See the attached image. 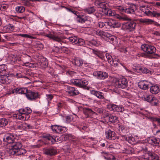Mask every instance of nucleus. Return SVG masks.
Listing matches in <instances>:
<instances>
[{
  "mask_svg": "<svg viewBox=\"0 0 160 160\" xmlns=\"http://www.w3.org/2000/svg\"><path fill=\"white\" fill-rule=\"evenodd\" d=\"M106 56L107 59V60L108 62L110 64V62L112 61V60L113 59V58H114L115 56L112 57L111 55H110L109 53H107L106 54Z\"/></svg>",
  "mask_w": 160,
  "mask_h": 160,
  "instance_id": "603ef678",
  "label": "nucleus"
},
{
  "mask_svg": "<svg viewBox=\"0 0 160 160\" xmlns=\"http://www.w3.org/2000/svg\"><path fill=\"white\" fill-rule=\"evenodd\" d=\"M71 82L76 86L82 88H85L88 84V82L83 79H72Z\"/></svg>",
  "mask_w": 160,
  "mask_h": 160,
  "instance_id": "20e7f679",
  "label": "nucleus"
},
{
  "mask_svg": "<svg viewBox=\"0 0 160 160\" xmlns=\"http://www.w3.org/2000/svg\"><path fill=\"white\" fill-rule=\"evenodd\" d=\"M76 20L77 22L81 23H85L86 25V26H88L87 25H89L90 23V21L88 19V17L86 16L78 15Z\"/></svg>",
  "mask_w": 160,
  "mask_h": 160,
  "instance_id": "aec40b11",
  "label": "nucleus"
},
{
  "mask_svg": "<svg viewBox=\"0 0 160 160\" xmlns=\"http://www.w3.org/2000/svg\"><path fill=\"white\" fill-rule=\"evenodd\" d=\"M14 26L11 24H9L4 26L3 28V30L7 32H11L14 30Z\"/></svg>",
  "mask_w": 160,
  "mask_h": 160,
  "instance_id": "cd10ccee",
  "label": "nucleus"
},
{
  "mask_svg": "<svg viewBox=\"0 0 160 160\" xmlns=\"http://www.w3.org/2000/svg\"><path fill=\"white\" fill-rule=\"evenodd\" d=\"M158 100L155 97H153L150 102L152 105L157 106L159 103Z\"/></svg>",
  "mask_w": 160,
  "mask_h": 160,
  "instance_id": "37998d69",
  "label": "nucleus"
},
{
  "mask_svg": "<svg viewBox=\"0 0 160 160\" xmlns=\"http://www.w3.org/2000/svg\"><path fill=\"white\" fill-rule=\"evenodd\" d=\"M150 92L153 94H157L160 91L159 87L157 85H154L151 86V85Z\"/></svg>",
  "mask_w": 160,
  "mask_h": 160,
  "instance_id": "c85d7f7f",
  "label": "nucleus"
},
{
  "mask_svg": "<svg viewBox=\"0 0 160 160\" xmlns=\"http://www.w3.org/2000/svg\"><path fill=\"white\" fill-rule=\"evenodd\" d=\"M118 9L121 11L126 12V8L123 7L119 6Z\"/></svg>",
  "mask_w": 160,
  "mask_h": 160,
  "instance_id": "0e129e2a",
  "label": "nucleus"
},
{
  "mask_svg": "<svg viewBox=\"0 0 160 160\" xmlns=\"http://www.w3.org/2000/svg\"><path fill=\"white\" fill-rule=\"evenodd\" d=\"M38 96V93L37 92L28 90L26 96L27 98L30 101H33L37 99Z\"/></svg>",
  "mask_w": 160,
  "mask_h": 160,
  "instance_id": "4468645a",
  "label": "nucleus"
},
{
  "mask_svg": "<svg viewBox=\"0 0 160 160\" xmlns=\"http://www.w3.org/2000/svg\"><path fill=\"white\" fill-rule=\"evenodd\" d=\"M22 145L20 142H14L11 144V148L10 149L9 153L12 155L15 154L17 151L22 148Z\"/></svg>",
  "mask_w": 160,
  "mask_h": 160,
  "instance_id": "0eeeda50",
  "label": "nucleus"
},
{
  "mask_svg": "<svg viewBox=\"0 0 160 160\" xmlns=\"http://www.w3.org/2000/svg\"><path fill=\"white\" fill-rule=\"evenodd\" d=\"M136 26V23L135 22L130 21L123 24L122 28L128 31L131 32L135 29Z\"/></svg>",
  "mask_w": 160,
  "mask_h": 160,
  "instance_id": "39448f33",
  "label": "nucleus"
},
{
  "mask_svg": "<svg viewBox=\"0 0 160 160\" xmlns=\"http://www.w3.org/2000/svg\"><path fill=\"white\" fill-rule=\"evenodd\" d=\"M134 138L132 137H128V140H127V141L129 143H131V142L132 141H134Z\"/></svg>",
  "mask_w": 160,
  "mask_h": 160,
  "instance_id": "338daca9",
  "label": "nucleus"
},
{
  "mask_svg": "<svg viewBox=\"0 0 160 160\" xmlns=\"http://www.w3.org/2000/svg\"><path fill=\"white\" fill-rule=\"evenodd\" d=\"M17 119H20L22 120H24L27 119V118L23 113H21L20 109L18 110V113L14 116Z\"/></svg>",
  "mask_w": 160,
  "mask_h": 160,
  "instance_id": "c756f323",
  "label": "nucleus"
},
{
  "mask_svg": "<svg viewBox=\"0 0 160 160\" xmlns=\"http://www.w3.org/2000/svg\"><path fill=\"white\" fill-rule=\"evenodd\" d=\"M116 112H122L124 111V108L121 106H117Z\"/></svg>",
  "mask_w": 160,
  "mask_h": 160,
  "instance_id": "13d9d810",
  "label": "nucleus"
},
{
  "mask_svg": "<svg viewBox=\"0 0 160 160\" xmlns=\"http://www.w3.org/2000/svg\"><path fill=\"white\" fill-rule=\"evenodd\" d=\"M28 89L26 88H18L12 90L9 93H7V94L10 95L11 93H16L21 94H27Z\"/></svg>",
  "mask_w": 160,
  "mask_h": 160,
  "instance_id": "9b49d317",
  "label": "nucleus"
},
{
  "mask_svg": "<svg viewBox=\"0 0 160 160\" xmlns=\"http://www.w3.org/2000/svg\"><path fill=\"white\" fill-rule=\"evenodd\" d=\"M106 23V22L104 23L100 22L98 23V25L100 28H103L107 30V26L105 25Z\"/></svg>",
  "mask_w": 160,
  "mask_h": 160,
  "instance_id": "864d4df0",
  "label": "nucleus"
},
{
  "mask_svg": "<svg viewBox=\"0 0 160 160\" xmlns=\"http://www.w3.org/2000/svg\"><path fill=\"white\" fill-rule=\"evenodd\" d=\"M59 126L56 125H52L51 127V128L53 132L58 133V132Z\"/></svg>",
  "mask_w": 160,
  "mask_h": 160,
  "instance_id": "8fccbe9b",
  "label": "nucleus"
},
{
  "mask_svg": "<svg viewBox=\"0 0 160 160\" xmlns=\"http://www.w3.org/2000/svg\"><path fill=\"white\" fill-rule=\"evenodd\" d=\"M87 42V44L90 46H97L100 44L99 42L94 39H92L91 40H88Z\"/></svg>",
  "mask_w": 160,
  "mask_h": 160,
  "instance_id": "473e14b6",
  "label": "nucleus"
},
{
  "mask_svg": "<svg viewBox=\"0 0 160 160\" xmlns=\"http://www.w3.org/2000/svg\"><path fill=\"white\" fill-rule=\"evenodd\" d=\"M108 118L110 122H116L118 121V118L116 116L112 115H108Z\"/></svg>",
  "mask_w": 160,
  "mask_h": 160,
  "instance_id": "58836bf2",
  "label": "nucleus"
},
{
  "mask_svg": "<svg viewBox=\"0 0 160 160\" xmlns=\"http://www.w3.org/2000/svg\"><path fill=\"white\" fill-rule=\"evenodd\" d=\"M117 87L119 88H125L128 87L127 79L124 77L120 78L116 82Z\"/></svg>",
  "mask_w": 160,
  "mask_h": 160,
  "instance_id": "f8f14e48",
  "label": "nucleus"
},
{
  "mask_svg": "<svg viewBox=\"0 0 160 160\" xmlns=\"http://www.w3.org/2000/svg\"><path fill=\"white\" fill-rule=\"evenodd\" d=\"M93 75L99 79H104L108 77V74L106 72L100 71L94 72Z\"/></svg>",
  "mask_w": 160,
  "mask_h": 160,
  "instance_id": "2eb2a0df",
  "label": "nucleus"
},
{
  "mask_svg": "<svg viewBox=\"0 0 160 160\" xmlns=\"http://www.w3.org/2000/svg\"><path fill=\"white\" fill-rule=\"evenodd\" d=\"M148 156H144V160H160V158L157 154L152 152H148Z\"/></svg>",
  "mask_w": 160,
  "mask_h": 160,
  "instance_id": "dca6fc26",
  "label": "nucleus"
},
{
  "mask_svg": "<svg viewBox=\"0 0 160 160\" xmlns=\"http://www.w3.org/2000/svg\"><path fill=\"white\" fill-rule=\"evenodd\" d=\"M16 12L18 13H22L24 12L25 8L24 7L22 6H18L16 8Z\"/></svg>",
  "mask_w": 160,
  "mask_h": 160,
  "instance_id": "49530a36",
  "label": "nucleus"
},
{
  "mask_svg": "<svg viewBox=\"0 0 160 160\" xmlns=\"http://www.w3.org/2000/svg\"><path fill=\"white\" fill-rule=\"evenodd\" d=\"M68 39L74 45L82 46L84 43V41L83 39L81 38H78L75 36L69 37Z\"/></svg>",
  "mask_w": 160,
  "mask_h": 160,
  "instance_id": "1a4fd4ad",
  "label": "nucleus"
},
{
  "mask_svg": "<svg viewBox=\"0 0 160 160\" xmlns=\"http://www.w3.org/2000/svg\"><path fill=\"white\" fill-rule=\"evenodd\" d=\"M152 97V95L146 94L143 95L142 98L145 101L150 102Z\"/></svg>",
  "mask_w": 160,
  "mask_h": 160,
  "instance_id": "79ce46f5",
  "label": "nucleus"
},
{
  "mask_svg": "<svg viewBox=\"0 0 160 160\" xmlns=\"http://www.w3.org/2000/svg\"><path fill=\"white\" fill-rule=\"evenodd\" d=\"M91 93L97 97L99 99H102L104 98L103 93L101 92L95 90L90 91Z\"/></svg>",
  "mask_w": 160,
  "mask_h": 160,
  "instance_id": "b1692460",
  "label": "nucleus"
},
{
  "mask_svg": "<svg viewBox=\"0 0 160 160\" xmlns=\"http://www.w3.org/2000/svg\"><path fill=\"white\" fill-rule=\"evenodd\" d=\"M141 49L143 50L146 53H143L141 54V56L145 57L152 56L153 58H155L156 57H158L159 55L155 53L156 52V48L153 46L144 44L142 45L141 47Z\"/></svg>",
  "mask_w": 160,
  "mask_h": 160,
  "instance_id": "f257e3e1",
  "label": "nucleus"
},
{
  "mask_svg": "<svg viewBox=\"0 0 160 160\" xmlns=\"http://www.w3.org/2000/svg\"><path fill=\"white\" fill-rule=\"evenodd\" d=\"M43 152L44 154L50 156L55 155L57 153V150L53 147L45 148L43 150Z\"/></svg>",
  "mask_w": 160,
  "mask_h": 160,
  "instance_id": "a211bd4d",
  "label": "nucleus"
},
{
  "mask_svg": "<svg viewBox=\"0 0 160 160\" xmlns=\"http://www.w3.org/2000/svg\"><path fill=\"white\" fill-rule=\"evenodd\" d=\"M105 134L106 138H107L112 140H114L116 138L115 132L110 129L106 131L105 132Z\"/></svg>",
  "mask_w": 160,
  "mask_h": 160,
  "instance_id": "5701e85b",
  "label": "nucleus"
},
{
  "mask_svg": "<svg viewBox=\"0 0 160 160\" xmlns=\"http://www.w3.org/2000/svg\"><path fill=\"white\" fill-rule=\"evenodd\" d=\"M136 6L134 4H132L126 9V13L129 14H135L136 10Z\"/></svg>",
  "mask_w": 160,
  "mask_h": 160,
  "instance_id": "393cba45",
  "label": "nucleus"
},
{
  "mask_svg": "<svg viewBox=\"0 0 160 160\" xmlns=\"http://www.w3.org/2000/svg\"><path fill=\"white\" fill-rule=\"evenodd\" d=\"M28 160H37V159L34 156L31 155L28 157Z\"/></svg>",
  "mask_w": 160,
  "mask_h": 160,
  "instance_id": "774afa93",
  "label": "nucleus"
},
{
  "mask_svg": "<svg viewBox=\"0 0 160 160\" xmlns=\"http://www.w3.org/2000/svg\"><path fill=\"white\" fill-rule=\"evenodd\" d=\"M25 126L26 127V130L28 129H32L34 128V127L33 126L26 123Z\"/></svg>",
  "mask_w": 160,
  "mask_h": 160,
  "instance_id": "e2e57ef3",
  "label": "nucleus"
},
{
  "mask_svg": "<svg viewBox=\"0 0 160 160\" xmlns=\"http://www.w3.org/2000/svg\"><path fill=\"white\" fill-rule=\"evenodd\" d=\"M148 142L153 146L160 147V139L155 137H150L147 139Z\"/></svg>",
  "mask_w": 160,
  "mask_h": 160,
  "instance_id": "ddd939ff",
  "label": "nucleus"
},
{
  "mask_svg": "<svg viewBox=\"0 0 160 160\" xmlns=\"http://www.w3.org/2000/svg\"><path fill=\"white\" fill-rule=\"evenodd\" d=\"M26 152V151L25 149L20 148L18 151H17L16 153L14 155L18 156L25 154Z\"/></svg>",
  "mask_w": 160,
  "mask_h": 160,
  "instance_id": "de8ad7c7",
  "label": "nucleus"
},
{
  "mask_svg": "<svg viewBox=\"0 0 160 160\" xmlns=\"http://www.w3.org/2000/svg\"><path fill=\"white\" fill-rule=\"evenodd\" d=\"M45 36L50 39L58 42H61L62 40V38L61 37L60 34L56 32H50L48 34H46Z\"/></svg>",
  "mask_w": 160,
  "mask_h": 160,
  "instance_id": "9d476101",
  "label": "nucleus"
},
{
  "mask_svg": "<svg viewBox=\"0 0 160 160\" xmlns=\"http://www.w3.org/2000/svg\"><path fill=\"white\" fill-rule=\"evenodd\" d=\"M75 65L78 67H80L83 64V61L82 60L78 58H75L73 61Z\"/></svg>",
  "mask_w": 160,
  "mask_h": 160,
  "instance_id": "e433bc0d",
  "label": "nucleus"
},
{
  "mask_svg": "<svg viewBox=\"0 0 160 160\" xmlns=\"http://www.w3.org/2000/svg\"><path fill=\"white\" fill-rule=\"evenodd\" d=\"M64 89L68 94L71 96L78 95L80 93L77 88L68 85L65 86Z\"/></svg>",
  "mask_w": 160,
  "mask_h": 160,
  "instance_id": "423d86ee",
  "label": "nucleus"
},
{
  "mask_svg": "<svg viewBox=\"0 0 160 160\" xmlns=\"http://www.w3.org/2000/svg\"><path fill=\"white\" fill-rule=\"evenodd\" d=\"M46 99L47 100L48 103H49V102L52 100L53 98V96L52 94H47L46 95Z\"/></svg>",
  "mask_w": 160,
  "mask_h": 160,
  "instance_id": "052dcab7",
  "label": "nucleus"
},
{
  "mask_svg": "<svg viewBox=\"0 0 160 160\" xmlns=\"http://www.w3.org/2000/svg\"><path fill=\"white\" fill-rule=\"evenodd\" d=\"M95 10L93 7L87 8L84 9L85 12L89 14H92L95 12Z\"/></svg>",
  "mask_w": 160,
  "mask_h": 160,
  "instance_id": "ea45409f",
  "label": "nucleus"
},
{
  "mask_svg": "<svg viewBox=\"0 0 160 160\" xmlns=\"http://www.w3.org/2000/svg\"><path fill=\"white\" fill-rule=\"evenodd\" d=\"M8 123V121L5 118H0V127H3L6 126Z\"/></svg>",
  "mask_w": 160,
  "mask_h": 160,
  "instance_id": "4c0bfd02",
  "label": "nucleus"
},
{
  "mask_svg": "<svg viewBox=\"0 0 160 160\" xmlns=\"http://www.w3.org/2000/svg\"><path fill=\"white\" fill-rule=\"evenodd\" d=\"M92 53L102 59H103L104 56L102 52L98 49H92Z\"/></svg>",
  "mask_w": 160,
  "mask_h": 160,
  "instance_id": "7c9ffc66",
  "label": "nucleus"
},
{
  "mask_svg": "<svg viewBox=\"0 0 160 160\" xmlns=\"http://www.w3.org/2000/svg\"><path fill=\"white\" fill-rule=\"evenodd\" d=\"M92 111L89 108H86L84 110L83 112L87 116H88L89 115L92 113Z\"/></svg>",
  "mask_w": 160,
  "mask_h": 160,
  "instance_id": "5fc2aeb1",
  "label": "nucleus"
},
{
  "mask_svg": "<svg viewBox=\"0 0 160 160\" xmlns=\"http://www.w3.org/2000/svg\"><path fill=\"white\" fill-rule=\"evenodd\" d=\"M110 37H106V39L110 42L111 43L114 44V42L116 41V38L115 37L112 36L110 34Z\"/></svg>",
  "mask_w": 160,
  "mask_h": 160,
  "instance_id": "09e8293b",
  "label": "nucleus"
},
{
  "mask_svg": "<svg viewBox=\"0 0 160 160\" xmlns=\"http://www.w3.org/2000/svg\"><path fill=\"white\" fill-rule=\"evenodd\" d=\"M10 77L6 75H1L0 76V82L3 84H8L11 82Z\"/></svg>",
  "mask_w": 160,
  "mask_h": 160,
  "instance_id": "412c9836",
  "label": "nucleus"
},
{
  "mask_svg": "<svg viewBox=\"0 0 160 160\" xmlns=\"http://www.w3.org/2000/svg\"><path fill=\"white\" fill-rule=\"evenodd\" d=\"M110 64L112 66L118 69H120L121 67H123L126 70H128V72L132 73V72L128 70L125 67L124 63L122 62L116 56H115L112 61L110 62Z\"/></svg>",
  "mask_w": 160,
  "mask_h": 160,
  "instance_id": "f03ea898",
  "label": "nucleus"
},
{
  "mask_svg": "<svg viewBox=\"0 0 160 160\" xmlns=\"http://www.w3.org/2000/svg\"><path fill=\"white\" fill-rule=\"evenodd\" d=\"M138 72L140 73L142 72L145 73H151V71L149 70L147 68L143 67H139L138 68Z\"/></svg>",
  "mask_w": 160,
  "mask_h": 160,
  "instance_id": "72a5a7b5",
  "label": "nucleus"
},
{
  "mask_svg": "<svg viewBox=\"0 0 160 160\" xmlns=\"http://www.w3.org/2000/svg\"><path fill=\"white\" fill-rule=\"evenodd\" d=\"M95 33L97 36H100L104 39H106V37H110V35L109 33L98 29L95 32Z\"/></svg>",
  "mask_w": 160,
  "mask_h": 160,
  "instance_id": "4be33fe9",
  "label": "nucleus"
},
{
  "mask_svg": "<svg viewBox=\"0 0 160 160\" xmlns=\"http://www.w3.org/2000/svg\"><path fill=\"white\" fill-rule=\"evenodd\" d=\"M65 118L66 119V122L68 123H69L72 122H74L75 121L74 120V118L72 115L67 116L65 117Z\"/></svg>",
  "mask_w": 160,
  "mask_h": 160,
  "instance_id": "c03bdc74",
  "label": "nucleus"
},
{
  "mask_svg": "<svg viewBox=\"0 0 160 160\" xmlns=\"http://www.w3.org/2000/svg\"><path fill=\"white\" fill-rule=\"evenodd\" d=\"M20 111L21 113H23L25 114L27 118V119L29 118L28 115L29 114L31 113L32 112L31 109L29 107H26L24 108H21L20 109Z\"/></svg>",
  "mask_w": 160,
  "mask_h": 160,
  "instance_id": "bb28decb",
  "label": "nucleus"
},
{
  "mask_svg": "<svg viewBox=\"0 0 160 160\" xmlns=\"http://www.w3.org/2000/svg\"><path fill=\"white\" fill-rule=\"evenodd\" d=\"M7 69V66L5 64H2L0 65V73L3 71H5Z\"/></svg>",
  "mask_w": 160,
  "mask_h": 160,
  "instance_id": "6e6d98bb",
  "label": "nucleus"
},
{
  "mask_svg": "<svg viewBox=\"0 0 160 160\" xmlns=\"http://www.w3.org/2000/svg\"><path fill=\"white\" fill-rule=\"evenodd\" d=\"M126 127L123 125H120L119 126V130L120 131L123 132L125 131Z\"/></svg>",
  "mask_w": 160,
  "mask_h": 160,
  "instance_id": "680f3d73",
  "label": "nucleus"
},
{
  "mask_svg": "<svg viewBox=\"0 0 160 160\" xmlns=\"http://www.w3.org/2000/svg\"><path fill=\"white\" fill-rule=\"evenodd\" d=\"M106 14L108 16H113L115 18L121 20L128 21L130 20L129 18L127 16L116 14L114 11H112L111 9L108 10L107 11Z\"/></svg>",
  "mask_w": 160,
  "mask_h": 160,
  "instance_id": "7ed1b4c3",
  "label": "nucleus"
},
{
  "mask_svg": "<svg viewBox=\"0 0 160 160\" xmlns=\"http://www.w3.org/2000/svg\"><path fill=\"white\" fill-rule=\"evenodd\" d=\"M151 83L146 80L141 81L138 84V87L140 88L145 90L148 89L151 87Z\"/></svg>",
  "mask_w": 160,
  "mask_h": 160,
  "instance_id": "6ab92c4d",
  "label": "nucleus"
},
{
  "mask_svg": "<svg viewBox=\"0 0 160 160\" xmlns=\"http://www.w3.org/2000/svg\"><path fill=\"white\" fill-rule=\"evenodd\" d=\"M58 109H60L62 108H65L67 106V103L63 101H61L57 103Z\"/></svg>",
  "mask_w": 160,
  "mask_h": 160,
  "instance_id": "a18cd8bd",
  "label": "nucleus"
},
{
  "mask_svg": "<svg viewBox=\"0 0 160 160\" xmlns=\"http://www.w3.org/2000/svg\"><path fill=\"white\" fill-rule=\"evenodd\" d=\"M151 16L157 18L160 17V13L157 12L156 11H152Z\"/></svg>",
  "mask_w": 160,
  "mask_h": 160,
  "instance_id": "4d7b16f0",
  "label": "nucleus"
},
{
  "mask_svg": "<svg viewBox=\"0 0 160 160\" xmlns=\"http://www.w3.org/2000/svg\"><path fill=\"white\" fill-rule=\"evenodd\" d=\"M107 30L112 28H118L120 26V24L114 19H111L106 22Z\"/></svg>",
  "mask_w": 160,
  "mask_h": 160,
  "instance_id": "6e6552de",
  "label": "nucleus"
},
{
  "mask_svg": "<svg viewBox=\"0 0 160 160\" xmlns=\"http://www.w3.org/2000/svg\"><path fill=\"white\" fill-rule=\"evenodd\" d=\"M96 4L98 5V7L99 8H102L103 9H106L107 8L108 4L105 2H101L100 1H96Z\"/></svg>",
  "mask_w": 160,
  "mask_h": 160,
  "instance_id": "f704fd0d",
  "label": "nucleus"
},
{
  "mask_svg": "<svg viewBox=\"0 0 160 160\" xmlns=\"http://www.w3.org/2000/svg\"><path fill=\"white\" fill-rule=\"evenodd\" d=\"M117 106L113 104H110L107 105V107L110 110L116 112Z\"/></svg>",
  "mask_w": 160,
  "mask_h": 160,
  "instance_id": "a19ab883",
  "label": "nucleus"
},
{
  "mask_svg": "<svg viewBox=\"0 0 160 160\" xmlns=\"http://www.w3.org/2000/svg\"><path fill=\"white\" fill-rule=\"evenodd\" d=\"M26 123L24 122L20 123L15 126V128L17 130H26Z\"/></svg>",
  "mask_w": 160,
  "mask_h": 160,
  "instance_id": "2f4dec72",
  "label": "nucleus"
},
{
  "mask_svg": "<svg viewBox=\"0 0 160 160\" xmlns=\"http://www.w3.org/2000/svg\"><path fill=\"white\" fill-rule=\"evenodd\" d=\"M8 8V6L4 4H0V10L4 11Z\"/></svg>",
  "mask_w": 160,
  "mask_h": 160,
  "instance_id": "bf43d9fd",
  "label": "nucleus"
},
{
  "mask_svg": "<svg viewBox=\"0 0 160 160\" xmlns=\"http://www.w3.org/2000/svg\"><path fill=\"white\" fill-rule=\"evenodd\" d=\"M65 128V127H62L60 126H59V128H58V133H62L63 132H64V131L63 130V129L64 128Z\"/></svg>",
  "mask_w": 160,
  "mask_h": 160,
  "instance_id": "69168bd1",
  "label": "nucleus"
},
{
  "mask_svg": "<svg viewBox=\"0 0 160 160\" xmlns=\"http://www.w3.org/2000/svg\"><path fill=\"white\" fill-rule=\"evenodd\" d=\"M44 138H46L49 141V142L51 144H53L56 142L55 136H52L50 134H47L43 136Z\"/></svg>",
  "mask_w": 160,
  "mask_h": 160,
  "instance_id": "a878e982",
  "label": "nucleus"
},
{
  "mask_svg": "<svg viewBox=\"0 0 160 160\" xmlns=\"http://www.w3.org/2000/svg\"><path fill=\"white\" fill-rule=\"evenodd\" d=\"M18 36H21L22 37L28 38L31 39L36 38L35 37H32L31 35L27 34L19 33L18 34Z\"/></svg>",
  "mask_w": 160,
  "mask_h": 160,
  "instance_id": "3c124183",
  "label": "nucleus"
},
{
  "mask_svg": "<svg viewBox=\"0 0 160 160\" xmlns=\"http://www.w3.org/2000/svg\"><path fill=\"white\" fill-rule=\"evenodd\" d=\"M141 22L145 23L147 25L151 24L154 22V20L147 18L141 19L140 20Z\"/></svg>",
  "mask_w": 160,
  "mask_h": 160,
  "instance_id": "c9c22d12",
  "label": "nucleus"
},
{
  "mask_svg": "<svg viewBox=\"0 0 160 160\" xmlns=\"http://www.w3.org/2000/svg\"><path fill=\"white\" fill-rule=\"evenodd\" d=\"M16 137V136L14 134H10L5 136L3 138V140L4 142L11 144L15 142Z\"/></svg>",
  "mask_w": 160,
  "mask_h": 160,
  "instance_id": "f3484780",
  "label": "nucleus"
}]
</instances>
